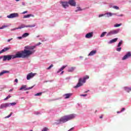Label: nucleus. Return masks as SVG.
<instances>
[{"label": "nucleus", "instance_id": "obj_1", "mask_svg": "<svg viewBox=\"0 0 131 131\" xmlns=\"http://www.w3.org/2000/svg\"><path fill=\"white\" fill-rule=\"evenodd\" d=\"M26 49L24 51H21L20 52H17L16 54L13 55H4L3 56V61H10V60H12V59H16L17 58H23L24 59L25 58H27V57H29L30 55H32L35 52V50H34L35 49V46H27L25 47Z\"/></svg>", "mask_w": 131, "mask_h": 131}, {"label": "nucleus", "instance_id": "obj_2", "mask_svg": "<svg viewBox=\"0 0 131 131\" xmlns=\"http://www.w3.org/2000/svg\"><path fill=\"white\" fill-rule=\"evenodd\" d=\"M75 118V115L74 114H71L68 116H64L63 117H61L59 121L60 122H62V123H64V122H67L69 120H71V119H73V118Z\"/></svg>", "mask_w": 131, "mask_h": 131}, {"label": "nucleus", "instance_id": "obj_3", "mask_svg": "<svg viewBox=\"0 0 131 131\" xmlns=\"http://www.w3.org/2000/svg\"><path fill=\"white\" fill-rule=\"evenodd\" d=\"M85 78H80L79 79L78 82L77 84L75 86L76 89L77 88H79V86H81L82 85V83H85Z\"/></svg>", "mask_w": 131, "mask_h": 131}, {"label": "nucleus", "instance_id": "obj_4", "mask_svg": "<svg viewBox=\"0 0 131 131\" xmlns=\"http://www.w3.org/2000/svg\"><path fill=\"white\" fill-rule=\"evenodd\" d=\"M119 32V29L118 30H113L110 31L106 35L107 36H109L110 35H113V34H117Z\"/></svg>", "mask_w": 131, "mask_h": 131}, {"label": "nucleus", "instance_id": "obj_5", "mask_svg": "<svg viewBox=\"0 0 131 131\" xmlns=\"http://www.w3.org/2000/svg\"><path fill=\"white\" fill-rule=\"evenodd\" d=\"M17 17H19V14L18 13H11L10 15H7V18H9V19L16 18Z\"/></svg>", "mask_w": 131, "mask_h": 131}, {"label": "nucleus", "instance_id": "obj_6", "mask_svg": "<svg viewBox=\"0 0 131 131\" xmlns=\"http://www.w3.org/2000/svg\"><path fill=\"white\" fill-rule=\"evenodd\" d=\"M33 86L29 87L27 88V86L26 85H23L19 89V91H22V90H24V91H28L29 90H31V89L33 88Z\"/></svg>", "mask_w": 131, "mask_h": 131}, {"label": "nucleus", "instance_id": "obj_7", "mask_svg": "<svg viewBox=\"0 0 131 131\" xmlns=\"http://www.w3.org/2000/svg\"><path fill=\"white\" fill-rule=\"evenodd\" d=\"M35 75H36V73H30L27 76V79L29 80L31 78H32V77H34Z\"/></svg>", "mask_w": 131, "mask_h": 131}, {"label": "nucleus", "instance_id": "obj_8", "mask_svg": "<svg viewBox=\"0 0 131 131\" xmlns=\"http://www.w3.org/2000/svg\"><path fill=\"white\" fill-rule=\"evenodd\" d=\"M7 107H10L9 103H3L0 106V109H3V108H7Z\"/></svg>", "mask_w": 131, "mask_h": 131}, {"label": "nucleus", "instance_id": "obj_9", "mask_svg": "<svg viewBox=\"0 0 131 131\" xmlns=\"http://www.w3.org/2000/svg\"><path fill=\"white\" fill-rule=\"evenodd\" d=\"M68 3L72 7H75V6H76V3L74 0H69Z\"/></svg>", "mask_w": 131, "mask_h": 131}, {"label": "nucleus", "instance_id": "obj_10", "mask_svg": "<svg viewBox=\"0 0 131 131\" xmlns=\"http://www.w3.org/2000/svg\"><path fill=\"white\" fill-rule=\"evenodd\" d=\"M131 57V53L128 52L125 56L122 58V60H126Z\"/></svg>", "mask_w": 131, "mask_h": 131}, {"label": "nucleus", "instance_id": "obj_11", "mask_svg": "<svg viewBox=\"0 0 131 131\" xmlns=\"http://www.w3.org/2000/svg\"><path fill=\"white\" fill-rule=\"evenodd\" d=\"M61 4L63 8H64V9H66V8H68V7H69V4L68 2H61Z\"/></svg>", "mask_w": 131, "mask_h": 131}, {"label": "nucleus", "instance_id": "obj_12", "mask_svg": "<svg viewBox=\"0 0 131 131\" xmlns=\"http://www.w3.org/2000/svg\"><path fill=\"white\" fill-rule=\"evenodd\" d=\"M9 50H11V47H5L0 51V54H3V53L7 52V51H9Z\"/></svg>", "mask_w": 131, "mask_h": 131}, {"label": "nucleus", "instance_id": "obj_13", "mask_svg": "<svg viewBox=\"0 0 131 131\" xmlns=\"http://www.w3.org/2000/svg\"><path fill=\"white\" fill-rule=\"evenodd\" d=\"M93 32L88 33H87V34L85 35V37L86 38H92V37L93 36Z\"/></svg>", "mask_w": 131, "mask_h": 131}, {"label": "nucleus", "instance_id": "obj_14", "mask_svg": "<svg viewBox=\"0 0 131 131\" xmlns=\"http://www.w3.org/2000/svg\"><path fill=\"white\" fill-rule=\"evenodd\" d=\"M97 53V50L92 51L88 55V56H94Z\"/></svg>", "mask_w": 131, "mask_h": 131}, {"label": "nucleus", "instance_id": "obj_15", "mask_svg": "<svg viewBox=\"0 0 131 131\" xmlns=\"http://www.w3.org/2000/svg\"><path fill=\"white\" fill-rule=\"evenodd\" d=\"M67 65L62 66L57 72V73H59V72H61V71H63V70H64V69H65L66 67H67Z\"/></svg>", "mask_w": 131, "mask_h": 131}, {"label": "nucleus", "instance_id": "obj_16", "mask_svg": "<svg viewBox=\"0 0 131 131\" xmlns=\"http://www.w3.org/2000/svg\"><path fill=\"white\" fill-rule=\"evenodd\" d=\"M5 73H10V71H3L0 73V76H2V75H4Z\"/></svg>", "mask_w": 131, "mask_h": 131}, {"label": "nucleus", "instance_id": "obj_17", "mask_svg": "<svg viewBox=\"0 0 131 131\" xmlns=\"http://www.w3.org/2000/svg\"><path fill=\"white\" fill-rule=\"evenodd\" d=\"M65 99H69L71 96H72V94H66L64 95Z\"/></svg>", "mask_w": 131, "mask_h": 131}, {"label": "nucleus", "instance_id": "obj_18", "mask_svg": "<svg viewBox=\"0 0 131 131\" xmlns=\"http://www.w3.org/2000/svg\"><path fill=\"white\" fill-rule=\"evenodd\" d=\"M118 38H116L110 41L109 43H113V42H116Z\"/></svg>", "mask_w": 131, "mask_h": 131}, {"label": "nucleus", "instance_id": "obj_19", "mask_svg": "<svg viewBox=\"0 0 131 131\" xmlns=\"http://www.w3.org/2000/svg\"><path fill=\"white\" fill-rule=\"evenodd\" d=\"M75 70V67L69 68L68 72H73Z\"/></svg>", "mask_w": 131, "mask_h": 131}, {"label": "nucleus", "instance_id": "obj_20", "mask_svg": "<svg viewBox=\"0 0 131 131\" xmlns=\"http://www.w3.org/2000/svg\"><path fill=\"white\" fill-rule=\"evenodd\" d=\"M26 27V26L25 25H21L18 28H17L16 29H22V28H25Z\"/></svg>", "mask_w": 131, "mask_h": 131}, {"label": "nucleus", "instance_id": "obj_21", "mask_svg": "<svg viewBox=\"0 0 131 131\" xmlns=\"http://www.w3.org/2000/svg\"><path fill=\"white\" fill-rule=\"evenodd\" d=\"M35 26H36V24H34V25H32L26 26V28H32L33 27H35Z\"/></svg>", "mask_w": 131, "mask_h": 131}, {"label": "nucleus", "instance_id": "obj_22", "mask_svg": "<svg viewBox=\"0 0 131 131\" xmlns=\"http://www.w3.org/2000/svg\"><path fill=\"white\" fill-rule=\"evenodd\" d=\"M106 15H107V17H112L113 15H116V13H106Z\"/></svg>", "mask_w": 131, "mask_h": 131}, {"label": "nucleus", "instance_id": "obj_23", "mask_svg": "<svg viewBox=\"0 0 131 131\" xmlns=\"http://www.w3.org/2000/svg\"><path fill=\"white\" fill-rule=\"evenodd\" d=\"M125 91H126V92H127V93H129V92L131 91V88H128L127 87H125Z\"/></svg>", "mask_w": 131, "mask_h": 131}, {"label": "nucleus", "instance_id": "obj_24", "mask_svg": "<svg viewBox=\"0 0 131 131\" xmlns=\"http://www.w3.org/2000/svg\"><path fill=\"white\" fill-rule=\"evenodd\" d=\"M31 16H32V14H28L27 15H25L24 16V19H25L26 18H29V17H31Z\"/></svg>", "mask_w": 131, "mask_h": 131}, {"label": "nucleus", "instance_id": "obj_25", "mask_svg": "<svg viewBox=\"0 0 131 131\" xmlns=\"http://www.w3.org/2000/svg\"><path fill=\"white\" fill-rule=\"evenodd\" d=\"M107 33L106 32H103L102 33L101 35H100V37H104L105 35Z\"/></svg>", "mask_w": 131, "mask_h": 131}, {"label": "nucleus", "instance_id": "obj_26", "mask_svg": "<svg viewBox=\"0 0 131 131\" xmlns=\"http://www.w3.org/2000/svg\"><path fill=\"white\" fill-rule=\"evenodd\" d=\"M28 35H29V33H24L23 35V37H27V36H28Z\"/></svg>", "mask_w": 131, "mask_h": 131}, {"label": "nucleus", "instance_id": "obj_27", "mask_svg": "<svg viewBox=\"0 0 131 131\" xmlns=\"http://www.w3.org/2000/svg\"><path fill=\"white\" fill-rule=\"evenodd\" d=\"M123 41L121 40L118 44V48H120V47H121V45H122Z\"/></svg>", "mask_w": 131, "mask_h": 131}, {"label": "nucleus", "instance_id": "obj_28", "mask_svg": "<svg viewBox=\"0 0 131 131\" xmlns=\"http://www.w3.org/2000/svg\"><path fill=\"white\" fill-rule=\"evenodd\" d=\"M122 25V24H116L114 25V27H119V26H121Z\"/></svg>", "mask_w": 131, "mask_h": 131}, {"label": "nucleus", "instance_id": "obj_29", "mask_svg": "<svg viewBox=\"0 0 131 131\" xmlns=\"http://www.w3.org/2000/svg\"><path fill=\"white\" fill-rule=\"evenodd\" d=\"M41 95H42V92H39L38 93H37V94H35V96H41Z\"/></svg>", "mask_w": 131, "mask_h": 131}, {"label": "nucleus", "instance_id": "obj_30", "mask_svg": "<svg viewBox=\"0 0 131 131\" xmlns=\"http://www.w3.org/2000/svg\"><path fill=\"white\" fill-rule=\"evenodd\" d=\"M10 98H11V95H9L6 98L4 99V101L8 100V99H10Z\"/></svg>", "mask_w": 131, "mask_h": 131}, {"label": "nucleus", "instance_id": "obj_31", "mask_svg": "<svg viewBox=\"0 0 131 131\" xmlns=\"http://www.w3.org/2000/svg\"><path fill=\"white\" fill-rule=\"evenodd\" d=\"M12 114H13V113L11 112V113H10V114L9 115H8V116H6V117H5V118H9V117H11V116H12Z\"/></svg>", "mask_w": 131, "mask_h": 131}, {"label": "nucleus", "instance_id": "obj_32", "mask_svg": "<svg viewBox=\"0 0 131 131\" xmlns=\"http://www.w3.org/2000/svg\"><path fill=\"white\" fill-rule=\"evenodd\" d=\"M9 104H10V105H11V106H15V105H16V102H12Z\"/></svg>", "mask_w": 131, "mask_h": 131}, {"label": "nucleus", "instance_id": "obj_33", "mask_svg": "<svg viewBox=\"0 0 131 131\" xmlns=\"http://www.w3.org/2000/svg\"><path fill=\"white\" fill-rule=\"evenodd\" d=\"M113 8L115 9L116 10H119V7L116 6H113Z\"/></svg>", "mask_w": 131, "mask_h": 131}, {"label": "nucleus", "instance_id": "obj_34", "mask_svg": "<svg viewBox=\"0 0 131 131\" xmlns=\"http://www.w3.org/2000/svg\"><path fill=\"white\" fill-rule=\"evenodd\" d=\"M49 130V128L48 127H45L44 128H43V129L42 130V131H48Z\"/></svg>", "mask_w": 131, "mask_h": 131}, {"label": "nucleus", "instance_id": "obj_35", "mask_svg": "<svg viewBox=\"0 0 131 131\" xmlns=\"http://www.w3.org/2000/svg\"><path fill=\"white\" fill-rule=\"evenodd\" d=\"M116 51H117V52H120V51H121V48L119 47L117 48Z\"/></svg>", "mask_w": 131, "mask_h": 131}, {"label": "nucleus", "instance_id": "obj_36", "mask_svg": "<svg viewBox=\"0 0 131 131\" xmlns=\"http://www.w3.org/2000/svg\"><path fill=\"white\" fill-rule=\"evenodd\" d=\"M77 10H76V12H77L78 11H82V9L80 8V7H77Z\"/></svg>", "mask_w": 131, "mask_h": 131}, {"label": "nucleus", "instance_id": "obj_37", "mask_svg": "<svg viewBox=\"0 0 131 131\" xmlns=\"http://www.w3.org/2000/svg\"><path fill=\"white\" fill-rule=\"evenodd\" d=\"M53 66H54V65L51 64L49 67H48V68H47V69H48V70H50V69H51L52 68V67H53Z\"/></svg>", "mask_w": 131, "mask_h": 131}, {"label": "nucleus", "instance_id": "obj_38", "mask_svg": "<svg viewBox=\"0 0 131 131\" xmlns=\"http://www.w3.org/2000/svg\"><path fill=\"white\" fill-rule=\"evenodd\" d=\"M84 78H85V80H86V79H89V78H90V77H89V76H85Z\"/></svg>", "mask_w": 131, "mask_h": 131}, {"label": "nucleus", "instance_id": "obj_39", "mask_svg": "<svg viewBox=\"0 0 131 131\" xmlns=\"http://www.w3.org/2000/svg\"><path fill=\"white\" fill-rule=\"evenodd\" d=\"M80 96L81 97H86L87 94H81Z\"/></svg>", "mask_w": 131, "mask_h": 131}, {"label": "nucleus", "instance_id": "obj_40", "mask_svg": "<svg viewBox=\"0 0 131 131\" xmlns=\"http://www.w3.org/2000/svg\"><path fill=\"white\" fill-rule=\"evenodd\" d=\"M9 27V26H8V25H4V26H3V28H6V27Z\"/></svg>", "mask_w": 131, "mask_h": 131}, {"label": "nucleus", "instance_id": "obj_41", "mask_svg": "<svg viewBox=\"0 0 131 131\" xmlns=\"http://www.w3.org/2000/svg\"><path fill=\"white\" fill-rule=\"evenodd\" d=\"M16 29H17V28H16L12 29L11 30V31H14V30H16Z\"/></svg>", "mask_w": 131, "mask_h": 131}, {"label": "nucleus", "instance_id": "obj_42", "mask_svg": "<svg viewBox=\"0 0 131 131\" xmlns=\"http://www.w3.org/2000/svg\"><path fill=\"white\" fill-rule=\"evenodd\" d=\"M28 11H26L23 12L22 13V14H26V13H28Z\"/></svg>", "mask_w": 131, "mask_h": 131}, {"label": "nucleus", "instance_id": "obj_43", "mask_svg": "<svg viewBox=\"0 0 131 131\" xmlns=\"http://www.w3.org/2000/svg\"><path fill=\"white\" fill-rule=\"evenodd\" d=\"M103 16H104V14H100L99 15V17H103Z\"/></svg>", "mask_w": 131, "mask_h": 131}, {"label": "nucleus", "instance_id": "obj_44", "mask_svg": "<svg viewBox=\"0 0 131 131\" xmlns=\"http://www.w3.org/2000/svg\"><path fill=\"white\" fill-rule=\"evenodd\" d=\"M125 110V108H122V110H121V112H122V111H124Z\"/></svg>", "mask_w": 131, "mask_h": 131}, {"label": "nucleus", "instance_id": "obj_45", "mask_svg": "<svg viewBox=\"0 0 131 131\" xmlns=\"http://www.w3.org/2000/svg\"><path fill=\"white\" fill-rule=\"evenodd\" d=\"M12 39H13V38H11V39H9L7 41H8V42H9V41H11V40H12Z\"/></svg>", "mask_w": 131, "mask_h": 131}, {"label": "nucleus", "instance_id": "obj_46", "mask_svg": "<svg viewBox=\"0 0 131 131\" xmlns=\"http://www.w3.org/2000/svg\"><path fill=\"white\" fill-rule=\"evenodd\" d=\"M15 82L17 83L18 82V79H15Z\"/></svg>", "mask_w": 131, "mask_h": 131}, {"label": "nucleus", "instance_id": "obj_47", "mask_svg": "<svg viewBox=\"0 0 131 131\" xmlns=\"http://www.w3.org/2000/svg\"><path fill=\"white\" fill-rule=\"evenodd\" d=\"M0 29H4V26H3L2 27H0Z\"/></svg>", "mask_w": 131, "mask_h": 131}, {"label": "nucleus", "instance_id": "obj_48", "mask_svg": "<svg viewBox=\"0 0 131 131\" xmlns=\"http://www.w3.org/2000/svg\"><path fill=\"white\" fill-rule=\"evenodd\" d=\"M17 38H18L19 39H21L22 37H17Z\"/></svg>", "mask_w": 131, "mask_h": 131}, {"label": "nucleus", "instance_id": "obj_49", "mask_svg": "<svg viewBox=\"0 0 131 131\" xmlns=\"http://www.w3.org/2000/svg\"><path fill=\"white\" fill-rule=\"evenodd\" d=\"M72 129H73V128H71L68 131H71V130H72Z\"/></svg>", "mask_w": 131, "mask_h": 131}, {"label": "nucleus", "instance_id": "obj_50", "mask_svg": "<svg viewBox=\"0 0 131 131\" xmlns=\"http://www.w3.org/2000/svg\"><path fill=\"white\" fill-rule=\"evenodd\" d=\"M118 16H119L120 17H122V16H123V14H121V15H118Z\"/></svg>", "mask_w": 131, "mask_h": 131}, {"label": "nucleus", "instance_id": "obj_51", "mask_svg": "<svg viewBox=\"0 0 131 131\" xmlns=\"http://www.w3.org/2000/svg\"><path fill=\"white\" fill-rule=\"evenodd\" d=\"M39 45H41V43L39 42V43L38 45H37V46H39Z\"/></svg>", "mask_w": 131, "mask_h": 131}, {"label": "nucleus", "instance_id": "obj_52", "mask_svg": "<svg viewBox=\"0 0 131 131\" xmlns=\"http://www.w3.org/2000/svg\"><path fill=\"white\" fill-rule=\"evenodd\" d=\"M99 118H103V115H102L101 116H100V117H99Z\"/></svg>", "mask_w": 131, "mask_h": 131}, {"label": "nucleus", "instance_id": "obj_53", "mask_svg": "<svg viewBox=\"0 0 131 131\" xmlns=\"http://www.w3.org/2000/svg\"><path fill=\"white\" fill-rule=\"evenodd\" d=\"M12 91H13V89H11L9 90V92H12Z\"/></svg>", "mask_w": 131, "mask_h": 131}, {"label": "nucleus", "instance_id": "obj_54", "mask_svg": "<svg viewBox=\"0 0 131 131\" xmlns=\"http://www.w3.org/2000/svg\"><path fill=\"white\" fill-rule=\"evenodd\" d=\"M2 58H4V56H1L0 57V59H2Z\"/></svg>", "mask_w": 131, "mask_h": 131}, {"label": "nucleus", "instance_id": "obj_55", "mask_svg": "<svg viewBox=\"0 0 131 131\" xmlns=\"http://www.w3.org/2000/svg\"><path fill=\"white\" fill-rule=\"evenodd\" d=\"M63 73H64V71H62L61 74H63Z\"/></svg>", "mask_w": 131, "mask_h": 131}, {"label": "nucleus", "instance_id": "obj_56", "mask_svg": "<svg viewBox=\"0 0 131 131\" xmlns=\"http://www.w3.org/2000/svg\"><path fill=\"white\" fill-rule=\"evenodd\" d=\"M16 1V2H19V1H20V0H15Z\"/></svg>", "mask_w": 131, "mask_h": 131}, {"label": "nucleus", "instance_id": "obj_57", "mask_svg": "<svg viewBox=\"0 0 131 131\" xmlns=\"http://www.w3.org/2000/svg\"><path fill=\"white\" fill-rule=\"evenodd\" d=\"M117 113H120V112H117Z\"/></svg>", "mask_w": 131, "mask_h": 131}, {"label": "nucleus", "instance_id": "obj_58", "mask_svg": "<svg viewBox=\"0 0 131 131\" xmlns=\"http://www.w3.org/2000/svg\"><path fill=\"white\" fill-rule=\"evenodd\" d=\"M88 91H85V93H88Z\"/></svg>", "mask_w": 131, "mask_h": 131}]
</instances>
